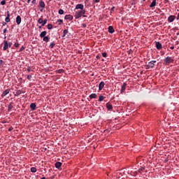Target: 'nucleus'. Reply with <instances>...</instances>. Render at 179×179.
Listing matches in <instances>:
<instances>
[{"label": "nucleus", "mask_w": 179, "mask_h": 179, "mask_svg": "<svg viewBox=\"0 0 179 179\" xmlns=\"http://www.w3.org/2000/svg\"><path fill=\"white\" fill-rule=\"evenodd\" d=\"M59 14L64 15V10H62V9L59 10Z\"/></svg>", "instance_id": "31"}, {"label": "nucleus", "mask_w": 179, "mask_h": 179, "mask_svg": "<svg viewBox=\"0 0 179 179\" xmlns=\"http://www.w3.org/2000/svg\"><path fill=\"white\" fill-rule=\"evenodd\" d=\"M145 169L144 168H142L141 169H140L141 171H142V170H144Z\"/></svg>", "instance_id": "44"}, {"label": "nucleus", "mask_w": 179, "mask_h": 179, "mask_svg": "<svg viewBox=\"0 0 179 179\" xmlns=\"http://www.w3.org/2000/svg\"><path fill=\"white\" fill-rule=\"evenodd\" d=\"M99 101H103V100H104V96H102V95H101V96H99Z\"/></svg>", "instance_id": "28"}, {"label": "nucleus", "mask_w": 179, "mask_h": 179, "mask_svg": "<svg viewBox=\"0 0 179 179\" xmlns=\"http://www.w3.org/2000/svg\"><path fill=\"white\" fill-rule=\"evenodd\" d=\"M31 173H36L37 171V169L34 167L31 168Z\"/></svg>", "instance_id": "24"}, {"label": "nucleus", "mask_w": 179, "mask_h": 179, "mask_svg": "<svg viewBox=\"0 0 179 179\" xmlns=\"http://www.w3.org/2000/svg\"><path fill=\"white\" fill-rule=\"evenodd\" d=\"M57 22H59V24H62V20H58Z\"/></svg>", "instance_id": "33"}, {"label": "nucleus", "mask_w": 179, "mask_h": 179, "mask_svg": "<svg viewBox=\"0 0 179 179\" xmlns=\"http://www.w3.org/2000/svg\"><path fill=\"white\" fill-rule=\"evenodd\" d=\"M175 20H176V16L174 15H170L168 17V22H169V23H172V22H174Z\"/></svg>", "instance_id": "6"}, {"label": "nucleus", "mask_w": 179, "mask_h": 179, "mask_svg": "<svg viewBox=\"0 0 179 179\" xmlns=\"http://www.w3.org/2000/svg\"><path fill=\"white\" fill-rule=\"evenodd\" d=\"M55 46V43L54 42H52V43H51L50 44V48H54Z\"/></svg>", "instance_id": "26"}, {"label": "nucleus", "mask_w": 179, "mask_h": 179, "mask_svg": "<svg viewBox=\"0 0 179 179\" xmlns=\"http://www.w3.org/2000/svg\"><path fill=\"white\" fill-rule=\"evenodd\" d=\"M166 65H169V64H173L174 62V59L172 57H167L165 59Z\"/></svg>", "instance_id": "2"}, {"label": "nucleus", "mask_w": 179, "mask_h": 179, "mask_svg": "<svg viewBox=\"0 0 179 179\" xmlns=\"http://www.w3.org/2000/svg\"><path fill=\"white\" fill-rule=\"evenodd\" d=\"M155 45H156V48L157 50H161V48H162V43H160V42H157Z\"/></svg>", "instance_id": "12"}, {"label": "nucleus", "mask_w": 179, "mask_h": 179, "mask_svg": "<svg viewBox=\"0 0 179 179\" xmlns=\"http://www.w3.org/2000/svg\"><path fill=\"white\" fill-rule=\"evenodd\" d=\"M86 13L85 10H80L76 13L75 17L76 19H79L80 17H82L83 15H85Z\"/></svg>", "instance_id": "1"}, {"label": "nucleus", "mask_w": 179, "mask_h": 179, "mask_svg": "<svg viewBox=\"0 0 179 179\" xmlns=\"http://www.w3.org/2000/svg\"><path fill=\"white\" fill-rule=\"evenodd\" d=\"M114 9H115V7L113 6V7L111 8V10H111L112 12H114Z\"/></svg>", "instance_id": "38"}, {"label": "nucleus", "mask_w": 179, "mask_h": 179, "mask_svg": "<svg viewBox=\"0 0 179 179\" xmlns=\"http://www.w3.org/2000/svg\"><path fill=\"white\" fill-rule=\"evenodd\" d=\"M64 19H66V20H72V19H73V17H72V15H67L64 17Z\"/></svg>", "instance_id": "10"}, {"label": "nucleus", "mask_w": 179, "mask_h": 179, "mask_svg": "<svg viewBox=\"0 0 179 179\" xmlns=\"http://www.w3.org/2000/svg\"><path fill=\"white\" fill-rule=\"evenodd\" d=\"M28 72H30V68L27 69Z\"/></svg>", "instance_id": "43"}, {"label": "nucleus", "mask_w": 179, "mask_h": 179, "mask_svg": "<svg viewBox=\"0 0 179 179\" xmlns=\"http://www.w3.org/2000/svg\"><path fill=\"white\" fill-rule=\"evenodd\" d=\"M156 5V0H153L151 4L150 5V8H153Z\"/></svg>", "instance_id": "18"}, {"label": "nucleus", "mask_w": 179, "mask_h": 179, "mask_svg": "<svg viewBox=\"0 0 179 179\" xmlns=\"http://www.w3.org/2000/svg\"><path fill=\"white\" fill-rule=\"evenodd\" d=\"M48 40H50V38H48V36H44L43 37V41L48 42Z\"/></svg>", "instance_id": "23"}, {"label": "nucleus", "mask_w": 179, "mask_h": 179, "mask_svg": "<svg viewBox=\"0 0 179 179\" xmlns=\"http://www.w3.org/2000/svg\"><path fill=\"white\" fill-rule=\"evenodd\" d=\"M5 22H6V23H9V22H10V19L9 18V15H8V16L6 17Z\"/></svg>", "instance_id": "21"}, {"label": "nucleus", "mask_w": 179, "mask_h": 179, "mask_svg": "<svg viewBox=\"0 0 179 179\" xmlns=\"http://www.w3.org/2000/svg\"><path fill=\"white\" fill-rule=\"evenodd\" d=\"M102 57H103L104 58H106V57H107V53L103 52V53H102Z\"/></svg>", "instance_id": "32"}, {"label": "nucleus", "mask_w": 179, "mask_h": 179, "mask_svg": "<svg viewBox=\"0 0 179 179\" xmlns=\"http://www.w3.org/2000/svg\"><path fill=\"white\" fill-rule=\"evenodd\" d=\"M106 107H107L108 110H113V105H111L110 103H107Z\"/></svg>", "instance_id": "20"}, {"label": "nucleus", "mask_w": 179, "mask_h": 179, "mask_svg": "<svg viewBox=\"0 0 179 179\" xmlns=\"http://www.w3.org/2000/svg\"><path fill=\"white\" fill-rule=\"evenodd\" d=\"M155 64H156V61H151L147 65L148 68H154Z\"/></svg>", "instance_id": "4"}, {"label": "nucleus", "mask_w": 179, "mask_h": 179, "mask_svg": "<svg viewBox=\"0 0 179 179\" xmlns=\"http://www.w3.org/2000/svg\"><path fill=\"white\" fill-rule=\"evenodd\" d=\"M23 50H24V48L23 46H22V48L20 49L19 52H22V51H23Z\"/></svg>", "instance_id": "35"}, {"label": "nucleus", "mask_w": 179, "mask_h": 179, "mask_svg": "<svg viewBox=\"0 0 179 179\" xmlns=\"http://www.w3.org/2000/svg\"><path fill=\"white\" fill-rule=\"evenodd\" d=\"M43 18H39L38 20V23H39V24H43Z\"/></svg>", "instance_id": "25"}, {"label": "nucleus", "mask_w": 179, "mask_h": 179, "mask_svg": "<svg viewBox=\"0 0 179 179\" xmlns=\"http://www.w3.org/2000/svg\"><path fill=\"white\" fill-rule=\"evenodd\" d=\"M3 33H6V29H3Z\"/></svg>", "instance_id": "41"}, {"label": "nucleus", "mask_w": 179, "mask_h": 179, "mask_svg": "<svg viewBox=\"0 0 179 179\" xmlns=\"http://www.w3.org/2000/svg\"><path fill=\"white\" fill-rule=\"evenodd\" d=\"M76 9H80V10H85V6L83 4H77L76 6Z\"/></svg>", "instance_id": "5"}, {"label": "nucleus", "mask_w": 179, "mask_h": 179, "mask_svg": "<svg viewBox=\"0 0 179 179\" xmlns=\"http://www.w3.org/2000/svg\"><path fill=\"white\" fill-rule=\"evenodd\" d=\"M108 31H109V33H110V34L114 33V28H113L112 26H110V27H108Z\"/></svg>", "instance_id": "16"}, {"label": "nucleus", "mask_w": 179, "mask_h": 179, "mask_svg": "<svg viewBox=\"0 0 179 179\" xmlns=\"http://www.w3.org/2000/svg\"><path fill=\"white\" fill-rule=\"evenodd\" d=\"M105 85L104 82L101 81L99 85V90H103Z\"/></svg>", "instance_id": "7"}, {"label": "nucleus", "mask_w": 179, "mask_h": 179, "mask_svg": "<svg viewBox=\"0 0 179 179\" xmlns=\"http://www.w3.org/2000/svg\"><path fill=\"white\" fill-rule=\"evenodd\" d=\"M14 46H15L16 48H17V47H19V43H15L14 44Z\"/></svg>", "instance_id": "34"}, {"label": "nucleus", "mask_w": 179, "mask_h": 179, "mask_svg": "<svg viewBox=\"0 0 179 179\" xmlns=\"http://www.w3.org/2000/svg\"><path fill=\"white\" fill-rule=\"evenodd\" d=\"M27 78L28 79V80H30V79H31V76H27Z\"/></svg>", "instance_id": "36"}, {"label": "nucleus", "mask_w": 179, "mask_h": 179, "mask_svg": "<svg viewBox=\"0 0 179 179\" xmlns=\"http://www.w3.org/2000/svg\"><path fill=\"white\" fill-rule=\"evenodd\" d=\"M9 92H10V90H6L1 94L2 97H5V96H7V94H9Z\"/></svg>", "instance_id": "9"}, {"label": "nucleus", "mask_w": 179, "mask_h": 179, "mask_svg": "<svg viewBox=\"0 0 179 179\" xmlns=\"http://www.w3.org/2000/svg\"><path fill=\"white\" fill-rule=\"evenodd\" d=\"M6 0H2L1 1V5H6Z\"/></svg>", "instance_id": "30"}, {"label": "nucleus", "mask_w": 179, "mask_h": 179, "mask_svg": "<svg viewBox=\"0 0 179 179\" xmlns=\"http://www.w3.org/2000/svg\"><path fill=\"white\" fill-rule=\"evenodd\" d=\"M32 3H34V4L36 3V0H33Z\"/></svg>", "instance_id": "39"}, {"label": "nucleus", "mask_w": 179, "mask_h": 179, "mask_svg": "<svg viewBox=\"0 0 179 179\" xmlns=\"http://www.w3.org/2000/svg\"><path fill=\"white\" fill-rule=\"evenodd\" d=\"M31 0H27V3H30Z\"/></svg>", "instance_id": "42"}, {"label": "nucleus", "mask_w": 179, "mask_h": 179, "mask_svg": "<svg viewBox=\"0 0 179 179\" xmlns=\"http://www.w3.org/2000/svg\"><path fill=\"white\" fill-rule=\"evenodd\" d=\"M39 6H41V8H45V3H44V1H41L39 3Z\"/></svg>", "instance_id": "17"}, {"label": "nucleus", "mask_w": 179, "mask_h": 179, "mask_svg": "<svg viewBox=\"0 0 179 179\" xmlns=\"http://www.w3.org/2000/svg\"><path fill=\"white\" fill-rule=\"evenodd\" d=\"M171 50H174V46L170 48Z\"/></svg>", "instance_id": "40"}, {"label": "nucleus", "mask_w": 179, "mask_h": 179, "mask_svg": "<svg viewBox=\"0 0 179 179\" xmlns=\"http://www.w3.org/2000/svg\"><path fill=\"white\" fill-rule=\"evenodd\" d=\"M16 23H17V24H20V23H22V17H20V15L17 16Z\"/></svg>", "instance_id": "8"}, {"label": "nucleus", "mask_w": 179, "mask_h": 179, "mask_svg": "<svg viewBox=\"0 0 179 179\" xmlns=\"http://www.w3.org/2000/svg\"><path fill=\"white\" fill-rule=\"evenodd\" d=\"M45 36H47V31H42L40 34V37H41V38L45 37Z\"/></svg>", "instance_id": "13"}, {"label": "nucleus", "mask_w": 179, "mask_h": 179, "mask_svg": "<svg viewBox=\"0 0 179 179\" xmlns=\"http://www.w3.org/2000/svg\"><path fill=\"white\" fill-rule=\"evenodd\" d=\"M46 24H47V19L43 20V22H42V26H45Z\"/></svg>", "instance_id": "29"}, {"label": "nucleus", "mask_w": 179, "mask_h": 179, "mask_svg": "<svg viewBox=\"0 0 179 179\" xmlns=\"http://www.w3.org/2000/svg\"><path fill=\"white\" fill-rule=\"evenodd\" d=\"M94 2H95L96 3H99V2H100V0H94Z\"/></svg>", "instance_id": "37"}, {"label": "nucleus", "mask_w": 179, "mask_h": 179, "mask_svg": "<svg viewBox=\"0 0 179 179\" xmlns=\"http://www.w3.org/2000/svg\"><path fill=\"white\" fill-rule=\"evenodd\" d=\"M61 166H62V163H61V162H56V163H55V167H56V169H60V168H61Z\"/></svg>", "instance_id": "14"}, {"label": "nucleus", "mask_w": 179, "mask_h": 179, "mask_svg": "<svg viewBox=\"0 0 179 179\" xmlns=\"http://www.w3.org/2000/svg\"><path fill=\"white\" fill-rule=\"evenodd\" d=\"M30 108H31V110H36V103H31Z\"/></svg>", "instance_id": "19"}, {"label": "nucleus", "mask_w": 179, "mask_h": 179, "mask_svg": "<svg viewBox=\"0 0 179 179\" xmlns=\"http://www.w3.org/2000/svg\"><path fill=\"white\" fill-rule=\"evenodd\" d=\"M9 47H12V43H8V41H4V46H3V50L6 51Z\"/></svg>", "instance_id": "3"}, {"label": "nucleus", "mask_w": 179, "mask_h": 179, "mask_svg": "<svg viewBox=\"0 0 179 179\" xmlns=\"http://www.w3.org/2000/svg\"><path fill=\"white\" fill-rule=\"evenodd\" d=\"M69 32H68V29H64V31H63V35H62V37H66L67 36V37L69 36Z\"/></svg>", "instance_id": "11"}, {"label": "nucleus", "mask_w": 179, "mask_h": 179, "mask_svg": "<svg viewBox=\"0 0 179 179\" xmlns=\"http://www.w3.org/2000/svg\"><path fill=\"white\" fill-rule=\"evenodd\" d=\"M126 87H127V84L124 83L123 85L122 86L121 93H122L123 92H125Z\"/></svg>", "instance_id": "15"}, {"label": "nucleus", "mask_w": 179, "mask_h": 179, "mask_svg": "<svg viewBox=\"0 0 179 179\" xmlns=\"http://www.w3.org/2000/svg\"><path fill=\"white\" fill-rule=\"evenodd\" d=\"M96 94H92L90 97V99H96Z\"/></svg>", "instance_id": "22"}, {"label": "nucleus", "mask_w": 179, "mask_h": 179, "mask_svg": "<svg viewBox=\"0 0 179 179\" xmlns=\"http://www.w3.org/2000/svg\"><path fill=\"white\" fill-rule=\"evenodd\" d=\"M48 30H51V29H52V24H48Z\"/></svg>", "instance_id": "27"}]
</instances>
